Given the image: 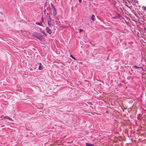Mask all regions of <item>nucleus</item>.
<instances>
[{
	"label": "nucleus",
	"instance_id": "f257e3e1",
	"mask_svg": "<svg viewBox=\"0 0 146 146\" xmlns=\"http://www.w3.org/2000/svg\"><path fill=\"white\" fill-rule=\"evenodd\" d=\"M33 35L39 39L42 38V35L40 33L37 32L33 33Z\"/></svg>",
	"mask_w": 146,
	"mask_h": 146
},
{
	"label": "nucleus",
	"instance_id": "f03ea898",
	"mask_svg": "<svg viewBox=\"0 0 146 146\" xmlns=\"http://www.w3.org/2000/svg\"><path fill=\"white\" fill-rule=\"evenodd\" d=\"M46 30L47 31V32L49 34H50L51 33V31L49 28L48 27H46Z\"/></svg>",
	"mask_w": 146,
	"mask_h": 146
},
{
	"label": "nucleus",
	"instance_id": "7ed1b4c3",
	"mask_svg": "<svg viewBox=\"0 0 146 146\" xmlns=\"http://www.w3.org/2000/svg\"><path fill=\"white\" fill-rule=\"evenodd\" d=\"M52 11L53 14L54 15H56V9L55 8H53V10H52Z\"/></svg>",
	"mask_w": 146,
	"mask_h": 146
},
{
	"label": "nucleus",
	"instance_id": "20e7f679",
	"mask_svg": "<svg viewBox=\"0 0 146 146\" xmlns=\"http://www.w3.org/2000/svg\"><path fill=\"white\" fill-rule=\"evenodd\" d=\"M39 64L38 69L39 70H41L42 69V67L41 66V63H39L38 64Z\"/></svg>",
	"mask_w": 146,
	"mask_h": 146
},
{
	"label": "nucleus",
	"instance_id": "39448f33",
	"mask_svg": "<svg viewBox=\"0 0 146 146\" xmlns=\"http://www.w3.org/2000/svg\"><path fill=\"white\" fill-rule=\"evenodd\" d=\"M86 146H94V145L91 144L89 143H86Z\"/></svg>",
	"mask_w": 146,
	"mask_h": 146
},
{
	"label": "nucleus",
	"instance_id": "423d86ee",
	"mask_svg": "<svg viewBox=\"0 0 146 146\" xmlns=\"http://www.w3.org/2000/svg\"><path fill=\"white\" fill-rule=\"evenodd\" d=\"M95 17V16L94 15H92V16L90 18L93 21H94V18Z\"/></svg>",
	"mask_w": 146,
	"mask_h": 146
},
{
	"label": "nucleus",
	"instance_id": "0eeeda50",
	"mask_svg": "<svg viewBox=\"0 0 146 146\" xmlns=\"http://www.w3.org/2000/svg\"><path fill=\"white\" fill-rule=\"evenodd\" d=\"M132 67L133 68H135V69H139V67H137L136 66V65H135L132 66Z\"/></svg>",
	"mask_w": 146,
	"mask_h": 146
},
{
	"label": "nucleus",
	"instance_id": "6e6552de",
	"mask_svg": "<svg viewBox=\"0 0 146 146\" xmlns=\"http://www.w3.org/2000/svg\"><path fill=\"white\" fill-rule=\"evenodd\" d=\"M36 25H39L42 26V23H41V21H40V23L36 22Z\"/></svg>",
	"mask_w": 146,
	"mask_h": 146
},
{
	"label": "nucleus",
	"instance_id": "1a4fd4ad",
	"mask_svg": "<svg viewBox=\"0 0 146 146\" xmlns=\"http://www.w3.org/2000/svg\"><path fill=\"white\" fill-rule=\"evenodd\" d=\"M42 34L44 35H46L45 34V32L44 31H42Z\"/></svg>",
	"mask_w": 146,
	"mask_h": 146
},
{
	"label": "nucleus",
	"instance_id": "9d476101",
	"mask_svg": "<svg viewBox=\"0 0 146 146\" xmlns=\"http://www.w3.org/2000/svg\"><path fill=\"white\" fill-rule=\"evenodd\" d=\"M83 30L82 29H80L79 30V32L80 33L81 32H82Z\"/></svg>",
	"mask_w": 146,
	"mask_h": 146
},
{
	"label": "nucleus",
	"instance_id": "9b49d317",
	"mask_svg": "<svg viewBox=\"0 0 146 146\" xmlns=\"http://www.w3.org/2000/svg\"><path fill=\"white\" fill-rule=\"evenodd\" d=\"M51 5L52 7L53 8H55L54 6V5H53V4H52L51 3Z\"/></svg>",
	"mask_w": 146,
	"mask_h": 146
},
{
	"label": "nucleus",
	"instance_id": "f8f14e48",
	"mask_svg": "<svg viewBox=\"0 0 146 146\" xmlns=\"http://www.w3.org/2000/svg\"><path fill=\"white\" fill-rule=\"evenodd\" d=\"M70 57L73 58V59H74V58L73 57V56L71 55H70Z\"/></svg>",
	"mask_w": 146,
	"mask_h": 146
},
{
	"label": "nucleus",
	"instance_id": "ddd939ff",
	"mask_svg": "<svg viewBox=\"0 0 146 146\" xmlns=\"http://www.w3.org/2000/svg\"><path fill=\"white\" fill-rule=\"evenodd\" d=\"M78 1L80 3H81V2L82 0H78Z\"/></svg>",
	"mask_w": 146,
	"mask_h": 146
},
{
	"label": "nucleus",
	"instance_id": "4468645a",
	"mask_svg": "<svg viewBox=\"0 0 146 146\" xmlns=\"http://www.w3.org/2000/svg\"><path fill=\"white\" fill-rule=\"evenodd\" d=\"M49 18H50V20H51V18L50 17V16H49Z\"/></svg>",
	"mask_w": 146,
	"mask_h": 146
},
{
	"label": "nucleus",
	"instance_id": "2eb2a0df",
	"mask_svg": "<svg viewBox=\"0 0 146 146\" xmlns=\"http://www.w3.org/2000/svg\"><path fill=\"white\" fill-rule=\"evenodd\" d=\"M48 26H49V21H48Z\"/></svg>",
	"mask_w": 146,
	"mask_h": 146
},
{
	"label": "nucleus",
	"instance_id": "dca6fc26",
	"mask_svg": "<svg viewBox=\"0 0 146 146\" xmlns=\"http://www.w3.org/2000/svg\"><path fill=\"white\" fill-rule=\"evenodd\" d=\"M42 21H43V19H42V20H41V22H42Z\"/></svg>",
	"mask_w": 146,
	"mask_h": 146
},
{
	"label": "nucleus",
	"instance_id": "f3484780",
	"mask_svg": "<svg viewBox=\"0 0 146 146\" xmlns=\"http://www.w3.org/2000/svg\"><path fill=\"white\" fill-rule=\"evenodd\" d=\"M40 31H41V29H40Z\"/></svg>",
	"mask_w": 146,
	"mask_h": 146
}]
</instances>
